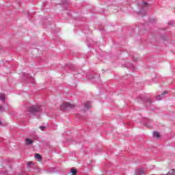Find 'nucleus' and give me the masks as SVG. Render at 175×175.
<instances>
[{
    "mask_svg": "<svg viewBox=\"0 0 175 175\" xmlns=\"http://www.w3.org/2000/svg\"><path fill=\"white\" fill-rule=\"evenodd\" d=\"M40 108L38 106H32L28 108L27 114H30L31 116H34L35 113L39 111Z\"/></svg>",
    "mask_w": 175,
    "mask_h": 175,
    "instance_id": "nucleus-1",
    "label": "nucleus"
},
{
    "mask_svg": "<svg viewBox=\"0 0 175 175\" xmlns=\"http://www.w3.org/2000/svg\"><path fill=\"white\" fill-rule=\"evenodd\" d=\"M73 107H75V105L70 104V103H65L61 106L62 110H65L66 109H73Z\"/></svg>",
    "mask_w": 175,
    "mask_h": 175,
    "instance_id": "nucleus-2",
    "label": "nucleus"
},
{
    "mask_svg": "<svg viewBox=\"0 0 175 175\" xmlns=\"http://www.w3.org/2000/svg\"><path fill=\"white\" fill-rule=\"evenodd\" d=\"M33 143V141L29 138H26L25 139V144H26V146H29L31 144H32Z\"/></svg>",
    "mask_w": 175,
    "mask_h": 175,
    "instance_id": "nucleus-3",
    "label": "nucleus"
},
{
    "mask_svg": "<svg viewBox=\"0 0 175 175\" xmlns=\"http://www.w3.org/2000/svg\"><path fill=\"white\" fill-rule=\"evenodd\" d=\"M85 107L87 109V110H89L90 108L91 107V103L90 102L85 103Z\"/></svg>",
    "mask_w": 175,
    "mask_h": 175,
    "instance_id": "nucleus-4",
    "label": "nucleus"
},
{
    "mask_svg": "<svg viewBox=\"0 0 175 175\" xmlns=\"http://www.w3.org/2000/svg\"><path fill=\"white\" fill-rule=\"evenodd\" d=\"M35 158L38 159V162H40V161H42V156L40 154H36Z\"/></svg>",
    "mask_w": 175,
    "mask_h": 175,
    "instance_id": "nucleus-5",
    "label": "nucleus"
},
{
    "mask_svg": "<svg viewBox=\"0 0 175 175\" xmlns=\"http://www.w3.org/2000/svg\"><path fill=\"white\" fill-rule=\"evenodd\" d=\"M153 137H157V139H159V137H161V135H159V133L154 132L153 133Z\"/></svg>",
    "mask_w": 175,
    "mask_h": 175,
    "instance_id": "nucleus-6",
    "label": "nucleus"
},
{
    "mask_svg": "<svg viewBox=\"0 0 175 175\" xmlns=\"http://www.w3.org/2000/svg\"><path fill=\"white\" fill-rule=\"evenodd\" d=\"M137 173L139 175L144 174V170L143 169L138 170Z\"/></svg>",
    "mask_w": 175,
    "mask_h": 175,
    "instance_id": "nucleus-7",
    "label": "nucleus"
},
{
    "mask_svg": "<svg viewBox=\"0 0 175 175\" xmlns=\"http://www.w3.org/2000/svg\"><path fill=\"white\" fill-rule=\"evenodd\" d=\"M72 175H76L77 174V171L75 169H71Z\"/></svg>",
    "mask_w": 175,
    "mask_h": 175,
    "instance_id": "nucleus-8",
    "label": "nucleus"
},
{
    "mask_svg": "<svg viewBox=\"0 0 175 175\" xmlns=\"http://www.w3.org/2000/svg\"><path fill=\"white\" fill-rule=\"evenodd\" d=\"M0 100H5V94H0Z\"/></svg>",
    "mask_w": 175,
    "mask_h": 175,
    "instance_id": "nucleus-9",
    "label": "nucleus"
},
{
    "mask_svg": "<svg viewBox=\"0 0 175 175\" xmlns=\"http://www.w3.org/2000/svg\"><path fill=\"white\" fill-rule=\"evenodd\" d=\"M174 169H172L169 172H168V174H170V175H172V174H174Z\"/></svg>",
    "mask_w": 175,
    "mask_h": 175,
    "instance_id": "nucleus-10",
    "label": "nucleus"
},
{
    "mask_svg": "<svg viewBox=\"0 0 175 175\" xmlns=\"http://www.w3.org/2000/svg\"><path fill=\"white\" fill-rule=\"evenodd\" d=\"M46 127L44 126H40V129L41 130V131H44V129H45Z\"/></svg>",
    "mask_w": 175,
    "mask_h": 175,
    "instance_id": "nucleus-11",
    "label": "nucleus"
},
{
    "mask_svg": "<svg viewBox=\"0 0 175 175\" xmlns=\"http://www.w3.org/2000/svg\"><path fill=\"white\" fill-rule=\"evenodd\" d=\"M165 94H167V92H163L161 94V96L165 95Z\"/></svg>",
    "mask_w": 175,
    "mask_h": 175,
    "instance_id": "nucleus-12",
    "label": "nucleus"
},
{
    "mask_svg": "<svg viewBox=\"0 0 175 175\" xmlns=\"http://www.w3.org/2000/svg\"><path fill=\"white\" fill-rule=\"evenodd\" d=\"M0 125H2V122L0 121Z\"/></svg>",
    "mask_w": 175,
    "mask_h": 175,
    "instance_id": "nucleus-13",
    "label": "nucleus"
},
{
    "mask_svg": "<svg viewBox=\"0 0 175 175\" xmlns=\"http://www.w3.org/2000/svg\"><path fill=\"white\" fill-rule=\"evenodd\" d=\"M144 5H147V3H144Z\"/></svg>",
    "mask_w": 175,
    "mask_h": 175,
    "instance_id": "nucleus-14",
    "label": "nucleus"
},
{
    "mask_svg": "<svg viewBox=\"0 0 175 175\" xmlns=\"http://www.w3.org/2000/svg\"><path fill=\"white\" fill-rule=\"evenodd\" d=\"M1 109H2V107H1V106H0V110H1Z\"/></svg>",
    "mask_w": 175,
    "mask_h": 175,
    "instance_id": "nucleus-15",
    "label": "nucleus"
}]
</instances>
